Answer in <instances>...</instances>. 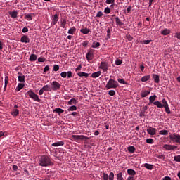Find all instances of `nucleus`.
Segmentation results:
<instances>
[{"instance_id":"nucleus-1","label":"nucleus","mask_w":180,"mask_h":180,"mask_svg":"<svg viewBox=\"0 0 180 180\" xmlns=\"http://www.w3.org/2000/svg\"><path fill=\"white\" fill-rule=\"evenodd\" d=\"M39 165L40 167H49V165H53V161L49 155H42L39 158Z\"/></svg>"},{"instance_id":"nucleus-2","label":"nucleus","mask_w":180,"mask_h":180,"mask_svg":"<svg viewBox=\"0 0 180 180\" xmlns=\"http://www.w3.org/2000/svg\"><path fill=\"white\" fill-rule=\"evenodd\" d=\"M119 86V83L113 79H110L105 85L106 89H116Z\"/></svg>"},{"instance_id":"nucleus-3","label":"nucleus","mask_w":180,"mask_h":180,"mask_svg":"<svg viewBox=\"0 0 180 180\" xmlns=\"http://www.w3.org/2000/svg\"><path fill=\"white\" fill-rule=\"evenodd\" d=\"M27 94H28L29 97L31 98V99H33V101H34V102H40L39 96L37 94H35L32 90H29L27 91Z\"/></svg>"},{"instance_id":"nucleus-4","label":"nucleus","mask_w":180,"mask_h":180,"mask_svg":"<svg viewBox=\"0 0 180 180\" xmlns=\"http://www.w3.org/2000/svg\"><path fill=\"white\" fill-rule=\"evenodd\" d=\"M162 103H161V102L160 101H155L153 103V105H155V106H157V108H164L165 106H168V103L167 102V100L165 98H163L162 100Z\"/></svg>"},{"instance_id":"nucleus-5","label":"nucleus","mask_w":180,"mask_h":180,"mask_svg":"<svg viewBox=\"0 0 180 180\" xmlns=\"http://www.w3.org/2000/svg\"><path fill=\"white\" fill-rule=\"evenodd\" d=\"M89 137L84 135H72V141H79V140H88Z\"/></svg>"},{"instance_id":"nucleus-6","label":"nucleus","mask_w":180,"mask_h":180,"mask_svg":"<svg viewBox=\"0 0 180 180\" xmlns=\"http://www.w3.org/2000/svg\"><path fill=\"white\" fill-rule=\"evenodd\" d=\"M169 139L174 143H177V144H180V134H173L169 135Z\"/></svg>"},{"instance_id":"nucleus-7","label":"nucleus","mask_w":180,"mask_h":180,"mask_svg":"<svg viewBox=\"0 0 180 180\" xmlns=\"http://www.w3.org/2000/svg\"><path fill=\"white\" fill-rule=\"evenodd\" d=\"M51 91H58L61 88V84L57 81H53L51 83Z\"/></svg>"},{"instance_id":"nucleus-8","label":"nucleus","mask_w":180,"mask_h":180,"mask_svg":"<svg viewBox=\"0 0 180 180\" xmlns=\"http://www.w3.org/2000/svg\"><path fill=\"white\" fill-rule=\"evenodd\" d=\"M99 68L103 71V72H108V62L101 61Z\"/></svg>"},{"instance_id":"nucleus-9","label":"nucleus","mask_w":180,"mask_h":180,"mask_svg":"<svg viewBox=\"0 0 180 180\" xmlns=\"http://www.w3.org/2000/svg\"><path fill=\"white\" fill-rule=\"evenodd\" d=\"M114 176L115 174H113V172H110L109 176L106 173H103V178L104 180H113Z\"/></svg>"},{"instance_id":"nucleus-10","label":"nucleus","mask_w":180,"mask_h":180,"mask_svg":"<svg viewBox=\"0 0 180 180\" xmlns=\"http://www.w3.org/2000/svg\"><path fill=\"white\" fill-rule=\"evenodd\" d=\"M147 133H148L150 134V136H155L156 133H157V129L152 127H149L147 130H146Z\"/></svg>"},{"instance_id":"nucleus-11","label":"nucleus","mask_w":180,"mask_h":180,"mask_svg":"<svg viewBox=\"0 0 180 180\" xmlns=\"http://www.w3.org/2000/svg\"><path fill=\"white\" fill-rule=\"evenodd\" d=\"M163 148H165V150H167V151H169L171 150H176V148H178V146L174 145L165 144L163 146Z\"/></svg>"},{"instance_id":"nucleus-12","label":"nucleus","mask_w":180,"mask_h":180,"mask_svg":"<svg viewBox=\"0 0 180 180\" xmlns=\"http://www.w3.org/2000/svg\"><path fill=\"white\" fill-rule=\"evenodd\" d=\"M88 61H92L94 60V50H90L86 55Z\"/></svg>"},{"instance_id":"nucleus-13","label":"nucleus","mask_w":180,"mask_h":180,"mask_svg":"<svg viewBox=\"0 0 180 180\" xmlns=\"http://www.w3.org/2000/svg\"><path fill=\"white\" fill-rule=\"evenodd\" d=\"M151 93V89H148L147 90H143L141 93V98H146V96H148Z\"/></svg>"},{"instance_id":"nucleus-14","label":"nucleus","mask_w":180,"mask_h":180,"mask_svg":"<svg viewBox=\"0 0 180 180\" xmlns=\"http://www.w3.org/2000/svg\"><path fill=\"white\" fill-rule=\"evenodd\" d=\"M21 43H30V39L27 35H24L20 39Z\"/></svg>"},{"instance_id":"nucleus-15","label":"nucleus","mask_w":180,"mask_h":180,"mask_svg":"<svg viewBox=\"0 0 180 180\" xmlns=\"http://www.w3.org/2000/svg\"><path fill=\"white\" fill-rule=\"evenodd\" d=\"M25 88V84L23 83H19L15 89L16 92H19L21 89H23Z\"/></svg>"},{"instance_id":"nucleus-16","label":"nucleus","mask_w":180,"mask_h":180,"mask_svg":"<svg viewBox=\"0 0 180 180\" xmlns=\"http://www.w3.org/2000/svg\"><path fill=\"white\" fill-rule=\"evenodd\" d=\"M150 78H151V76H150V75H148L142 77L141 81V82H147V81H149Z\"/></svg>"},{"instance_id":"nucleus-17","label":"nucleus","mask_w":180,"mask_h":180,"mask_svg":"<svg viewBox=\"0 0 180 180\" xmlns=\"http://www.w3.org/2000/svg\"><path fill=\"white\" fill-rule=\"evenodd\" d=\"M60 146H64V141H58L52 143L53 147H60Z\"/></svg>"},{"instance_id":"nucleus-18","label":"nucleus","mask_w":180,"mask_h":180,"mask_svg":"<svg viewBox=\"0 0 180 180\" xmlns=\"http://www.w3.org/2000/svg\"><path fill=\"white\" fill-rule=\"evenodd\" d=\"M9 15L13 18V19H16V18H18V11H11L9 12Z\"/></svg>"},{"instance_id":"nucleus-19","label":"nucleus","mask_w":180,"mask_h":180,"mask_svg":"<svg viewBox=\"0 0 180 180\" xmlns=\"http://www.w3.org/2000/svg\"><path fill=\"white\" fill-rule=\"evenodd\" d=\"M155 99H157V96L155 95L150 96L149 97V105H151V103H154Z\"/></svg>"},{"instance_id":"nucleus-20","label":"nucleus","mask_w":180,"mask_h":180,"mask_svg":"<svg viewBox=\"0 0 180 180\" xmlns=\"http://www.w3.org/2000/svg\"><path fill=\"white\" fill-rule=\"evenodd\" d=\"M65 25H67V20L65 18H62L60 20V26L63 29H65Z\"/></svg>"},{"instance_id":"nucleus-21","label":"nucleus","mask_w":180,"mask_h":180,"mask_svg":"<svg viewBox=\"0 0 180 180\" xmlns=\"http://www.w3.org/2000/svg\"><path fill=\"white\" fill-rule=\"evenodd\" d=\"M78 77H85L86 78H88L89 77V74L84 72H79L77 73Z\"/></svg>"},{"instance_id":"nucleus-22","label":"nucleus","mask_w":180,"mask_h":180,"mask_svg":"<svg viewBox=\"0 0 180 180\" xmlns=\"http://www.w3.org/2000/svg\"><path fill=\"white\" fill-rule=\"evenodd\" d=\"M101 74H102V72L101 71H98L92 73L91 77L92 78H98V77H101Z\"/></svg>"},{"instance_id":"nucleus-23","label":"nucleus","mask_w":180,"mask_h":180,"mask_svg":"<svg viewBox=\"0 0 180 180\" xmlns=\"http://www.w3.org/2000/svg\"><path fill=\"white\" fill-rule=\"evenodd\" d=\"M153 79L156 84L160 83V76L158 75H153Z\"/></svg>"},{"instance_id":"nucleus-24","label":"nucleus","mask_w":180,"mask_h":180,"mask_svg":"<svg viewBox=\"0 0 180 180\" xmlns=\"http://www.w3.org/2000/svg\"><path fill=\"white\" fill-rule=\"evenodd\" d=\"M57 22H58V15L55 14L52 19L53 25H57Z\"/></svg>"},{"instance_id":"nucleus-25","label":"nucleus","mask_w":180,"mask_h":180,"mask_svg":"<svg viewBox=\"0 0 180 180\" xmlns=\"http://www.w3.org/2000/svg\"><path fill=\"white\" fill-rule=\"evenodd\" d=\"M80 32L83 34H88V33H89V32H91V30L89 28H83V29L80 30Z\"/></svg>"},{"instance_id":"nucleus-26","label":"nucleus","mask_w":180,"mask_h":180,"mask_svg":"<svg viewBox=\"0 0 180 180\" xmlns=\"http://www.w3.org/2000/svg\"><path fill=\"white\" fill-rule=\"evenodd\" d=\"M115 22H116V25L117 26H123V25H124V23L122 22V20L120 19H119V17L115 18Z\"/></svg>"},{"instance_id":"nucleus-27","label":"nucleus","mask_w":180,"mask_h":180,"mask_svg":"<svg viewBox=\"0 0 180 180\" xmlns=\"http://www.w3.org/2000/svg\"><path fill=\"white\" fill-rule=\"evenodd\" d=\"M169 33H171V31L167 28L161 32V34H162L163 36H167L169 34Z\"/></svg>"},{"instance_id":"nucleus-28","label":"nucleus","mask_w":180,"mask_h":180,"mask_svg":"<svg viewBox=\"0 0 180 180\" xmlns=\"http://www.w3.org/2000/svg\"><path fill=\"white\" fill-rule=\"evenodd\" d=\"M127 174L129 175L134 176V175H136V171L133 170V169H127Z\"/></svg>"},{"instance_id":"nucleus-29","label":"nucleus","mask_w":180,"mask_h":180,"mask_svg":"<svg viewBox=\"0 0 180 180\" xmlns=\"http://www.w3.org/2000/svg\"><path fill=\"white\" fill-rule=\"evenodd\" d=\"M30 61H36L37 56L36 54H31L29 58Z\"/></svg>"},{"instance_id":"nucleus-30","label":"nucleus","mask_w":180,"mask_h":180,"mask_svg":"<svg viewBox=\"0 0 180 180\" xmlns=\"http://www.w3.org/2000/svg\"><path fill=\"white\" fill-rule=\"evenodd\" d=\"M75 32H77V28H75V27H72L68 30V33L69 34H74Z\"/></svg>"},{"instance_id":"nucleus-31","label":"nucleus","mask_w":180,"mask_h":180,"mask_svg":"<svg viewBox=\"0 0 180 180\" xmlns=\"http://www.w3.org/2000/svg\"><path fill=\"white\" fill-rule=\"evenodd\" d=\"M53 113H64V110L58 108L53 110Z\"/></svg>"},{"instance_id":"nucleus-32","label":"nucleus","mask_w":180,"mask_h":180,"mask_svg":"<svg viewBox=\"0 0 180 180\" xmlns=\"http://www.w3.org/2000/svg\"><path fill=\"white\" fill-rule=\"evenodd\" d=\"M11 114L12 115V116H18V115H19V110L13 109Z\"/></svg>"},{"instance_id":"nucleus-33","label":"nucleus","mask_w":180,"mask_h":180,"mask_svg":"<svg viewBox=\"0 0 180 180\" xmlns=\"http://www.w3.org/2000/svg\"><path fill=\"white\" fill-rule=\"evenodd\" d=\"M78 102L75 98H72L68 101V105H77Z\"/></svg>"},{"instance_id":"nucleus-34","label":"nucleus","mask_w":180,"mask_h":180,"mask_svg":"<svg viewBox=\"0 0 180 180\" xmlns=\"http://www.w3.org/2000/svg\"><path fill=\"white\" fill-rule=\"evenodd\" d=\"M127 150H128L129 153H131V154H133V153H134V151H136V148H134V146H129L127 148Z\"/></svg>"},{"instance_id":"nucleus-35","label":"nucleus","mask_w":180,"mask_h":180,"mask_svg":"<svg viewBox=\"0 0 180 180\" xmlns=\"http://www.w3.org/2000/svg\"><path fill=\"white\" fill-rule=\"evenodd\" d=\"M42 89H43L44 91H46L47 92H50V91H51V88L50 87V86H49L47 84L44 86Z\"/></svg>"},{"instance_id":"nucleus-36","label":"nucleus","mask_w":180,"mask_h":180,"mask_svg":"<svg viewBox=\"0 0 180 180\" xmlns=\"http://www.w3.org/2000/svg\"><path fill=\"white\" fill-rule=\"evenodd\" d=\"M101 46V43L99 42H94L91 45L92 49H98Z\"/></svg>"},{"instance_id":"nucleus-37","label":"nucleus","mask_w":180,"mask_h":180,"mask_svg":"<svg viewBox=\"0 0 180 180\" xmlns=\"http://www.w3.org/2000/svg\"><path fill=\"white\" fill-rule=\"evenodd\" d=\"M159 134H160L161 136H167V134H168V131H167V130H165V129L161 130V131L159 132Z\"/></svg>"},{"instance_id":"nucleus-38","label":"nucleus","mask_w":180,"mask_h":180,"mask_svg":"<svg viewBox=\"0 0 180 180\" xmlns=\"http://www.w3.org/2000/svg\"><path fill=\"white\" fill-rule=\"evenodd\" d=\"M144 167H145V168H146V169H150V170L153 169V165H150L148 163H145Z\"/></svg>"},{"instance_id":"nucleus-39","label":"nucleus","mask_w":180,"mask_h":180,"mask_svg":"<svg viewBox=\"0 0 180 180\" xmlns=\"http://www.w3.org/2000/svg\"><path fill=\"white\" fill-rule=\"evenodd\" d=\"M68 112H74L75 110H77V106L72 105L68 109Z\"/></svg>"},{"instance_id":"nucleus-40","label":"nucleus","mask_w":180,"mask_h":180,"mask_svg":"<svg viewBox=\"0 0 180 180\" xmlns=\"http://www.w3.org/2000/svg\"><path fill=\"white\" fill-rule=\"evenodd\" d=\"M163 108H165V110L166 113H167L168 115H169L171 113V110L169 109V105H166Z\"/></svg>"},{"instance_id":"nucleus-41","label":"nucleus","mask_w":180,"mask_h":180,"mask_svg":"<svg viewBox=\"0 0 180 180\" xmlns=\"http://www.w3.org/2000/svg\"><path fill=\"white\" fill-rule=\"evenodd\" d=\"M117 81L120 84H122L123 85H127V82H126V81H124V79H117Z\"/></svg>"},{"instance_id":"nucleus-42","label":"nucleus","mask_w":180,"mask_h":180,"mask_svg":"<svg viewBox=\"0 0 180 180\" xmlns=\"http://www.w3.org/2000/svg\"><path fill=\"white\" fill-rule=\"evenodd\" d=\"M25 18L27 20H32V19H33V14H27Z\"/></svg>"},{"instance_id":"nucleus-43","label":"nucleus","mask_w":180,"mask_h":180,"mask_svg":"<svg viewBox=\"0 0 180 180\" xmlns=\"http://www.w3.org/2000/svg\"><path fill=\"white\" fill-rule=\"evenodd\" d=\"M25 75H22V76H18V81L19 82H25Z\"/></svg>"},{"instance_id":"nucleus-44","label":"nucleus","mask_w":180,"mask_h":180,"mask_svg":"<svg viewBox=\"0 0 180 180\" xmlns=\"http://www.w3.org/2000/svg\"><path fill=\"white\" fill-rule=\"evenodd\" d=\"M108 94L110 96H115L116 95V91H115V90H110Z\"/></svg>"},{"instance_id":"nucleus-45","label":"nucleus","mask_w":180,"mask_h":180,"mask_svg":"<svg viewBox=\"0 0 180 180\" xmlns=\"http://www.w3.org/2000/svg\"><path fill=\"white\" fill-rule=\"evenodd\" d=\"M82 69V65H79L75 69V71L76 72H78V71H81V70Z\"/></svg>"},{"instance_id":"nucleus-46","label":"nucleus","mask_w":180,"mask_h":180,"mask_svg":"<svg viewBox=\"0 0 180 180\" xmlns=\"http://www.w3.org/2000/svg\"><path fill=\"white\" fill-rule=\"evenodd\" d=\"M174 161H176V162H180V155H176L174 157Z\"/></svg>"},{"instance_id":"nucleus-47","label":"nucleus","mask_w":180,"mask_h":180,"mask_svg":"<svg viewBox=\"0 0 180 180\" xmlns=\"http://www.w3.org/2000/svg\"><path fill=\"white\" fill-rule=\"evenodd\" d=\"M151 41H153V40H143V41H141V43H142L143 44H150V43H151Z\"/></svg>"},{"instance_id":"nucleus-48","label":"nucleus","mask_w":180,"mask_h":180,"mask_svg":"<svg viewBox=\"0 0 180 180\" xmlns=\"http://www.w3.org/2000/svg\"><path fill=\"white\" fill-rule=\"evenodd\" d=\"M38 61H39V63H44V61H46V58H44V57H39L38 58Z\"/></svg>"},{"instance_id":"nucleus-49","label":"nucleus","mask_w":180,"mask_h":180,"mask_svg":"<svg viewBox=\"0 0 180 180\" xmlns=\"http://www.w3.org/2000/svg\"><path fill=\"white\" fill-rule=\"evenodd\" d=\"M4 84H5V86H4V89H5L6 88V86H8V76L5 77Z\"/></svg>"},{"instance_id":"nucleus-50","label":"nucleus","mask_w":180,"mask_h":180,"mask_svg":"<svg viewBox=\"0 0 180 180\" xmlns=\"http://www.w3.org/2000/svg\"><path fill=\"white\" fill-rule=\"evenodd\" d=\"M60 77H62V78H67V72H62L60 73Z\"/></svg>"},{"instance_id":"nucleus-51","label":"nucleus","mask_w":180,"mask_h":180,"mask_svg":"<svg viewBox=\"0 0 180 180\" xmlns=\"http://www.w3.org/2000/svg\"><path fill=\"white\" fill-rule=\"evenodd\" d=\"M146 143H147L148 144H153V139L149 138V139H146Z\"/></svg>"},{"instance_id":"nucleus-52","label":"nucleus","mask_w":180,"mask_h":180,"mask_svg":"<svg viewBox=\"0 0 180 180\" xmlns=\"http://www.w3.org/2000/svg\"><path fill=\"white\" fill-rule=\"evenodd\" d=\"M103 16V13H102L101 11H98L96 15V18H101Z\"/></svg>"},{"instance_id":"nucleus-53","label":"nucleus","mask_w":180,"mask_h":180,"mask_svg":"<svg viewBox=\"0 0 180 180\" xmlns=\"http://www.w3.org/2000/svg\"><path fill=\"white\" fill-rule=\"evenodd\" d=\"M60 70V66L58 65H53V71H58Z\"/></svg>"},{"instance_id":"nucleus-54","label":"nucleus","mask_w":180,"mask_h":180,"mask_svg":"<svg viewBox=\"0 0 180 180\" xmlns=\"http://www.w3.org/2000/svg\"><path fill=\"white\" fill-rule=\"evenodd\" d=\"M104 12L106 13V14H109L110 13V8L109 7H106L104 10Z\"/></svg>"},{"instance_id":"nucleus-55","label":"nucleus","mask_w":180,"mask_h":180,"mask_svg":"<svg viewBox=\"0 0 180 180\" xmlns=\"http://www.w3.org/2000/svg\"><path fill=\"white\" fill-rule=\"evenodd\" d=\"M157 157L160 160H163V161L165 160V156H164V155H158Z\"/></svg>"},{"instance_id":"nucleus-56","label":"nucleus","mask_w":180,"mask_h":180,"mask_svg":"<svg viewBox=\"0 0 180 180\" xmlns=\"http://www.w3.org/2000/svg\"><path fill=\"white\" fill-rule=\"evenodd\" d=\"M105 4H108V5H110V4H115V0H106Z\"/></svg>"},{"instance_id":"nucleus-57","label":"nucleus","mask_w":180,"mask_h":180,"mask_svg":"<svg viewBox=\"0 0 180 180\" xmlns=\"http://www.w3.org/2000/svg\"><path fill=\"white\" fill-rule=\"evenodd\" d=\"M117 180H122V179H123V177L122 176V173H119V174L117 175Z\"/></svg>"},{"instance_id":"nucleus-58","label":"nucleus","mask_w":180,"mask_h":180,"mask_svg":"<svg viewBox=\"0 0 180 180\" xmlns=\"http://www.w3.org/2000/svg\"><path fill=\"white\" fill-rule=\"evenodd\" d=\"M127 39L129 40V41H131V40H133V37H131V35H130V34H128L127 35Z\"/></svg>"},{"instance_id":"nucleus-59","label":"nucleus","mask_w":180,"mask_h":180,"mask_svg":"<svg viewBox=\"0 0 180 180\" xmlns=\"http://www.w3.org/2000/svg\"><path fill=\"white\" fill-rule=\"evenodd\" d=\"M49 70H50V66L46 65L44 69V72H47V71H49Z\"/></svg>"},{"instance_id":"nucleus-60","label":"nucleus","mask_w":180,"mask_h":180,"mask_svg":"<svg viewBox=\"0 0 180 180\" xmlns=\"http://www.w3.org/2000/svg\"><path fill=\"white\" fill-rule=\"evenodd\" d=\"M140 117H144L146 116V112L141 111L139 114Z\"/></svg>"},{"instance_id":"nucleus-61","label":"nucleus","mask_w":180,"mask_h":180,"mask_svg":"<svg viewBox=\"0 0 180 180\" xmlns=\"http://www.w3.org/2000/svg\"><path fill=\"white\" fill-rule=\"evenodd\" d=\"M22 33H27V32H29V28H27V27H24V28L22 30Z\"/></svg>"},{"instance_id":"nucleus-62","label":"nucleus","mask_w":180,"mask_h":180,"mask_svg":"<svg viewBox=\"0 0 180 180\" xmlns=\"http://www.w3.org/2000/svg\"><path fill=\"white\" fill-rule=\"evenodd\" d=\"M175 37H176V39H179V40H180V32H176L174 34Z\"/></svg>"},{"instance_id":"nucleus-63","label":"nucleus","mask_w":180,"mask_h":180,"mask_svg":"<svg viewBox=\"0 0 180 180\" xmlns=\"http://www.w3.org/2000/svg\"><path fill=\"white\" fill-rule=\"evenodd\" d=\"M67 74H68V78H71V77H72V72L68 71Z\"/></svg>"},{"instance_id":"nucleus-64","label":"nucleus","mask_w":180,"mask_h":180,"mask_svg":"<svg viewBox=\"0 0 180 180\" xmlns=\"http://www.w3.org/2000/svg\"><path fill=\"white\" fill-rule=\"evenodd\" d=\"M115 64H116V65H120L122 64V60H117L115 61Z\"/></svg>"}]
</instances>
